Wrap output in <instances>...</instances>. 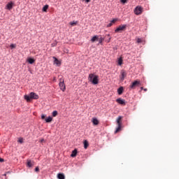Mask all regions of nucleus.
Masks as SVG:
<instances>
[{"label": "nucleus", "instance_id": "c85d7f7f", "mask_svg": "<svg viewBox=\"0 0 179 179\" xmlns=\"http://www.w3.org/2000/svg\"><path fill=\"white\" fill-rule=\"evenodd\" d=\"M118 20L117 19H113L112 21H110V23L112 24H114V23H115V22H117Z\"/></svg>", "mask_w": 179, "mask_h": 179}, {"label": "nucleus", "instance_id": "7ed1b4c3", "mask_svg": "<svg viewBox=\"0 0 179 179\" xmlns=\"http://www.w3.org/2000/svg\"><path fill=\"white\" fill-rule=\"evenodd\" d=\"M116 122L117 124V127L115 131V134H117V132H120V131H121V128L122 127V116H118Z\"/></svg>", "mask_w": 179, "mask_h": 179}, {"label": "nucleus", "instance_id": "0eeeda50", "mask_svg": "<svg viewBox=\"0 0 179 179\" xmlns=\"http://www.w3.org/2000/svg\"><path fill=\"white\" fill-rule=\"evenodd\" d=\"M59 87L62 92H65L66 87H65V83H64V79L61 78L60 82L59 83Z\"/></svg>", "mask_w": 179, "mask_h": 179}, {"label": "nucleus", "instance_id": "e433bc0d", "mask_svg": "<svg viewBox=\"0 0 179 179\" xmlns=\"http://www.w3.org/2000/svg\"><path fill=\"white\" fill-rule=\"evenodd\" d=\"M40 142L41 143H43V142H44V138L41 139Z\"/></svg>", "mask_w": 179, "mask_h": 179}, {"label": "nucleus", "instance_id": "412c9836", "mask_svg": "<svg viewBox=\"0 0 179 179\" xmlns=\"http://www.w3.org/2000/svg\"><path fill=\"white\" fill-rule=\"evenodd\" d=\"M69 24L71 25L72 27L76 26V24H78V21L71 22H69Z\"/></svg>", "mask_w": 179, "mask_h": 179}, {"label": "nucleus", "instance_id": "cd10ccee", "mask_svg": "<svg viewBox=\"0 0 179 179\" xmlns=\"http://www.w3.org/2000/svg\"><path fill=\"white\" fill-rule=\"evenodd\" d=\"M142 41H143L142 39H141V38H138L136 39V43H138V44L142 43Z\"/></svg>", "mask_w": 179, "mask_h": 179}, {"label": "nucleus", "instance_id": "7c9ffc66", "mask_svg": "<svg viewBox=\"0 0 179 179\" xmlns=\"http://www.w3.org/2000/svg\"><path fill=\"white\" fill-rule=\"evenodd\" d=\"M41 119L45 120V115H44V114L41 115Z\"/></svg>", "mask_w": 179, "mask_h": 179}, {"label": "nucleus", "instance_id": "f3484780", "mask_svg": "<svg viewBox=\"0 0 179 179\" xmlns=\"http://www.w3.org/2000/svg\"><path fill=\"white\" fill-rule=\"evenodd\" d=\"M57 178H59V179H65V175H64V173H59L57 175Z\"/></svg>", "mask_w": 179, "mask_h": 179}, {"label": "nucleus", "instance_id": "a19ab883", "mask_svg": "<svg viewBox=\"0 0 179 179\" xmlns=\"http://www.w3.org/2000/svg\"><path fill=\"white\" fill-rule=\"evenodd\" d=\"M6 174H9V172H7Z\"/></svg>", "mask_w": 179, "mask_h": 179}, {"label": "nucleus", "instance_id": "f03ea898", "mask_svg": "<svg viewBox=\"0 0 179 179\" xmlns=\"http://www.w3.org/2000/svg\"><path fill=\"white\" fill-rule=\"evenodd\" d=\"M89 82H91L92 85H98L99 84V76L94 75L93 73H90L88 76Z\"/></svg>", "mask_w": 179, "mask_h": 179}, {"label": "nucleus", "instance_id": "2f4dec72", "mask_svg": "<svg viewBox=\"0 0 179 179\" xmlns=\"http://www.w3.org/2000/svg\"><path fill=\"white\" fill-rule=\"evenodd\" d=\"M5 162V159L3 158H0V163H3Z\"/></svg>", "mask_w": 179, "mask_h": 179}, {"label": "nucleus", "instance_id": "4468645a", "mask_svg": "<svg viewBox=\"0 0 179 179\" xmlns=\"http://www.w3.org/2000/svg\"><path fill=\"white\" fill-rule=\"evenodd\" d=\"M99 41V36L96 35L93 36L91 39L92 43H94V41Z\"/></svg>", "mask_w": 179, "mask_h": 179}, {"label": "nucleus", "instance_id": "6e6552de", "mask_svg": "<svg viewBox=\"0 0 179 179\" xmlns=\"http://www.w3.org/2000/svg\"><path fill=\"white\" fill-rule=\"evenodd\" d=\"M121 80H124L125 78H127V71L125 70H122L120 72V76Z\"/></svg>", "mask_w": 179, "mask_h": 179}, {"label": "nucleus", "instance_id": "79ce46f5", "mask_svg": "<svg viewBox=\"0 0 179 179\" xmlns=\"http://www.w3.org/2000/svg\"><path fill=\"white\" fill-rule=\"evenodd\" d=\"M6 179H8V178L6 177Z\"/></svg>", "mask_w": 179, "mask_h": 179}, {"label": "nucleus", "instance_id": "aec40b11", "mask_svg": "<svg viewBox=\"0 0 179 179\" xmlns=\"http://www.w3.org/2000/svg\"><path fill=\"white\" fill-rule=\"evenodd\" d=\"M55 59V64H56V65H61V62H59V60H58V59H57L56 57H53Z\"/></svg>", "mask_w": 179, "mask_h": 179}, {"label": "nucleus", "instance_id": "9d476101", "mask_svg": "<svg viewBox=\"0 0 179 179\" xmlns=\"http://www.w3.org/2000/svg\"><path fill=\"white\" fill-rule=\"evenodd\" d=\"M117 103H118L119 104H122V105H124L125 104V100L119 98L116 100Z\"/></svg>", "mask_w": 179, "mask_h": 179}, {"label": "nucleus", "instance_id": "ddd939ff", "mask_svg": "<svg viewBox=\"0 0 179 179\" xmlns=\"http://www.w3.org/2000/svg\"><path fill=\"white\" fill-rule=\"evenodd\" d=\"M76 155H78V150L76 149L73 150L72 151V153L71 155V157H76Z\"/></svg>", "mask_w": 179, "mask_h": 179}, {"label": "nucleus", "instance_id": "58836bf2", "mask_svg": "<svg viewBox=\"0 0 179 179\" xmlns=\"http://www.w3.org/2000/svg\"><path fill=\"white\" fill-rule=\"evenodd\" d=\"M144 89H143V87H141V90H143Z\"/></svg>", "mask_w": 179, "mask_h": 179}, {"label": "nucleus", "instance_id": "39448f33", "mask_svg": "<svg viewBox=\"0 0 179 179\" xmlns=\"http://www.w3.org/2000/svg\"><path fill=\"white\" fill-rule=\"evenodd\" d=\"M142 12H143V8L141 6H138L134 9V13L135 15H142Z\"/></svg>", "mask_w": 179, "mask_h": 179}, {"label": "nucleus", "instance_id": "c9c22d12", "mask_svg": "<svg viewBox=\"0 0 179 179\" xmlns=\"http://www.w3.org/2000/svg\"><path fill=\"white\" fill-rule=\"evenodd\" d=\"M55 45H57V43H52V47H55Z\"/></svg>", "mask_w": 179, "mask_h": 179}, {"label": "nucleus", "instance_id": "ea45409f", "mask_svg": "<svg viewBox=\"0 0 179 179\" xmlns=\"http://www.w3.org/2000/svg\"><path fill=\"white\" fill-rule=\"evenodd\" d=\"M3 176H5V177H6V173H5Z\"/></svg>", "mask_w": 179, "mask_h": 179}, {"label": "nucleus", "instance_id": "4be33fe9", "mask_svg": "<svg viewBox=\"0 0 179 179\" xmlns=\"http://www.w3.org/2000/svg\"><path fill=\"white\" fill-rule=\"evenodd\" d=\"M104 40H106L105 38H103V37L99 38L98 41H99V44H101L103 43V41H104Z\"/></svg>", "mask_w": 179, "mask_h": 179}, {"label": "nucleus", "instance_id": "a878e982", "mask_svg": "<svg viewBox=\"0 0 179 179\" xmlns=\"http://www.w3.org/2000/svg\"><path fill=\"white\" fill-rule=\"evenodd\" d=\"M47 9H48V5H45L42 9L43 12H47Z\"/></svg>", "mask_w": 179, "mask_h": 179}, {"label": "nucleus", "instance_id": "5701e85b", "mask_svg": "<svg viewBox=\"0 0 179 179\" xmlns=\"http://www.w3.org/2000/svg\"><path fill=\"white\" fill-rule=\"evenodd\" d=\"M118 65H122V57H120L117 60Z\"/></svg>", "mask_w": 179, "mask_h": 179}, {"label": "nucleus", "instance_id": "f8f14e48", "mask_svg": "<svg viewBox=\"0 0 179 179\" xmlns=\"http://www.w3.org/2000/svg\"><path fill=\"white\" fill-rule=\"evenodd\" d=\"M27 61V62H29V64H34V62H36V60H34V59L31 57H29Z\"/></svg>", "mask_w": 179, "mask_h": 179}, {"label": "nucleus", "instance_id": "dca6fc26", "mask_svg": "<svg viewBox=\"0 0 179 179\" xmlns=\"http://www.w3.org/2000/svg\"><path fill=\"white\" fill-rule=\"evenodd\" d=\"M33 166H34V162H31V160H27V166L33 167Z\"/></svg>", "mask_w": 179, "mask_h": 179}, {"label": "nucleus", "instance_id": "4c0bfd02", "mask_svg": "<svg viewBox=\"0 0 179 179\" xmlns=\"http://www.w3.org/2000/svg\"><path fill=\"white\" fill-rule=\"evenodd\" d=\"M144 92H148V89L145 88L144 90Z\"/></svg>", "mask_w": 179, "mask_h": 179}, {"label": "nucleus", "instance_id": "6ab92c4d", "mask_svg": "<svg viewBox=\"0 0 179 179\" xmlns=\"http://www.w3.org/2000/svg\"><path fill=\"white\" fill-rule=\"evenodd\" d=\"M122 92H124V87H119L117 90L118 94H121L122 93Z\"/></svg>", "mask_w": 179, "mask_h": 179}, {"label": "nucleus", "instance_id": "72a5a7b5", "mask_svg": "<svg viewBox=\"0 0 179 179\" xmlns=\"http://www.w3.org/2000/svg\"><path fill=\"white\" fill-rule=\"evenodd\" d=\"M35 171H40V169L38 168V166H37V167L35 169Z\"/></svg>", "mask_w": 179, "mask_h": 179}, {"label": "nucleus", "instance_id": "a211bd4d", "mask_svg": "<svg viewBox=\"0 0 179 179\" xmlns=\"http://www.w3.org/2000/svg\"><path fill=\"white\" fill-rule=\"evenodd\" d=\"M89 147V142H87V140L84 141V148L87 149Z\"/></svg>", "mask_w": 179, "mask_h": 179}, {"label": "nucleus", "instance_id": "2eb2a0df", "mask_svg": "<svg viewBox=\"0 0 179 179\" xmlns=\"http://www.w3.org/2000/svg\"><path fill=\"white\" fill-rule=\"evenodd\" d=\"M104 38H105V41H107V43H110V40H111V37L110 36V34L106 35Z\"/></svg>", "mask_w": 179, "mask_h": 179}, {"label": "nucleus", "instance_id": "473e14b6", "mask_svg": "<svg viewBox=\"0 0 179 179\" xmlns=\"http://www.w3.org/2000/svg\"><path fill=\"white\" fill-rule=\"evenodd\" d=\"M111 26H113V24L111 22H110L108 25L107 27H111Z\"/></svg>", "mask_w": 179, "mask_h": 179}, {"label": "nucleus", "instance_id": "f257e3e1", "mask_svg": "<svg viewBox=\"0 0 179 179\" xmlns=\"http://www.w3.org/2000/svg\"><path fill=\"white\" fill-rule=\"evenodd\" d=\"M24 99L29 103L31 101V100L38 99V95L34 92H31L29 95H24Z\"/></svg>", "mask_w": 179, "mask_h": 179}, {"label": "nucleus", "instance_id": "bb28decb", "mask_svg": "<svg viewBox=\"0 0 179 179\" xmlns=\"http://www.w3.org/2000/svg\"><path fill=\"white\" fill-rule=\"evenodd\" d=\"M11 50H13V48H16V44H13L12 43L10 45Z\"/></svg>", "mask_w": 179, "mask_h": 179}, {"label": "nucleus", "instance_id": "423d86ee", "mask_svg": "<svg viewBox=\"0 0 179 179\" xmlns=\"http://www.w3.org/2000/svg\"><path fill=\"white\" fill-rule=\"evenodd\" d=\"M140 85H141V80H136L131 83V85L129 86V87H130V89H135V87L140 86Z\"/></svg>", "mask_w": 179, "mask_h": 179}, {"label": "nucleus", "instance_id": "393cba45", "mask_svg": "<svg viewBox=\"0 0 179 179\" xmlns=\"http://www.w3.org/2000/svg\"><path fill=\"white\" fill-rule=\"evenodd\" d=\"M52 117H57L58 115V111L54 110L52 113Z\"/></svg>", "mask_w": 179, "mask_h": 179}, {"label": "nucleus", "instance_id": "20e7f679", "mask_svg": "<svg viewBox=\"0 0 179 179\" xmlns=\"http://www.w3.org/2000/svg\"><path fill=\"white\" fill-rule=\"evenodd\" d=\"M127 30V24L120 25L115 30V33H122Z\"/></svg>", "mask_w": 179, "mask_h": 179}, {"label": "nucleus", "instance_id": "b1692460", "mask_svg": "<svg viewBox=\"0 0 179 179\" xmlns=\"http://www.w3.org/2000/svg\"><path fill=\"white\" fill-rule=\"evenodd\" d=\"M45 120V122H51V121H52V117L49 116Z\"/></svg>", "mask_w": 179, "mask_h": 179}, {"label": "nucleus", "instance_id": "1a4fd4ad", "mask_svg": "<svg viewBox=\"0 0 179 179\" xmlns=\"http://www.w3.org/2000/svg\"><path fill=\"white\" fill-rule=\"evenodd\" d=\"M92 122L94 125H99V120H97V118L96 117H92Z\"/></svg>", "mask_w": 179, "mask_h": 179}, {"label": "nucleus", "instance_id": "9b49d317", "mask_svg": "<svg viewBox=\"0 0 179 179\" xmlns=\"http://www.w3.org/2000/svg\"><path fill=\"white\" fill-rule=\"evenodd\" d=\"M12 8H13V2H10L6 5V9H8V10H10L12 9Z\"/></svg>", "mask_w": 179, "mask_h": 179}, {"label": "nucleus", "instance_id": "f704fd0d", "mask_svg": "<svg viewBox=\"0 0 179 179\" xmlns=\"http://www.w3.org/2000/svg\"><path fill=\"white\" fill-rule=\"evenodd\" d=\"M121 1V2L122 3H127V0H120Z\"/></svg>", "mask_w": 179, "mask_h": 179}, {"label": "nucleus", "instance_id": "c756f323", "mask_svg": "<svg viewBox=\"0 0 179 179\" xmlns=\"http://www.w3.org/2000/svg\"><path fill=\"white\" fill-rule=\"evenodd\" d=\"M18 142H19L20 143H23V138H20L18 139Z\"/></svg>", "mask_w": 179, "mask_h": 179}]
</instances>
